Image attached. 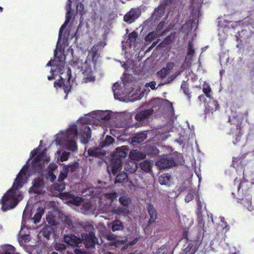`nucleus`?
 I'll list each match as a JSON object with an SVG mask.
<instances>
[{
    "instance_id": "obj_1",
    "label": "nucleus",
    "mask_w": 254,
    "mask_h": 254,
    "mask_svg": "<svg viewBox=\"0 0 254 254\" xmlns=\"http://www.w3.org/2000/svg\"><path fill=\"white\" fill-rule=\"evenodd\" d=\"M111 116L108 111H95L90 113L80 118L75 124L70 125L65 131H60L57 134L55 142L57 145L64 146L71 151H75L77 149L76 140L78 134L83 144H86L91 138V129L87 124L100 125L109 120Z\"/></svg>"
},
{
    "instance_id": "obj_2",
    "label": "nucleus",
    "mask_w": 254,
    "mask_h": 254,
    "mask_svg": "<svg viewBox=\"0 0 254 254\" xmlns=\"http://www.w3.org/2000/svg\"><path fill=\"white\" fill-rule=\"evenodd\" d=\"M35 157L32 161L31 169L33 171L41 173L42 171L43 165L50 161V157L46 153L45 150L39 151V146L32 151L30 159L27 161L26 164L23 166L15 179L12 187L0 199V203L2 204L1 209L3 211L12 209L17 204L19 201L23 199V194L20 191L29 177L31 176V172L29 170L28 163L30 159Z\"/></svg>"
},
{
    "instance_id": "obj_3",
    "label": "nucleus",
    "mask_w": 254,
    "mask_h": 254,
    "mask_svg": "<svg viewBox=\"0 0 254 254\" xmlns=\"http://www.w3.org/2000/svg\"><path fill=\"white\" fill-rule=\"evenodd\" d=\"M55 58L54 60H50L47 64V66H51V73L52 75L48 76V79L50 80L54 78V75L61 74L63 75L64 71H66V77L68 79L65 82L63 77L60 76L61 80L56 81L54 86L56 88H62L65 93H68L71 89L70 80L73 81L72 78L71 72L69 68H65L64 66L65 57L64 54V51L62 49L55 50L54 52Z\"/></svg>"
},
{
    "instance_id": "obj_4",
    "label": "nucleus",
    "mask_w": 254,
    "mask_h": 254,
    "mask_svg": "<svg viewBox=\"0 0 254 254\" xmlns=\"http://www.w3.org/2000/svg\"><path fill=\"white\" fill-rule=\"evenodd\" d=\"M103 191L100 188H89L85 192H87L86 194L89 193V195L92 197L100 196V207L103 212H112L123 215H126L128 213V207L123 206L116 208L113 206V204L117 201L116 192L102 194Z\"/></svg>"
},
{
    "instance_id": "obj_5",
    "label": "nucleus",
    "mask_w": 254,
    "mask_h": 254,
    "mask_svg": "<svg viewBox=\"0 0 254 254\" xmlns=\"http://www.w3.org/2000/svg\"><path fill=\"white\" fill-rule=\"evenodd\" d=\"M95 53L93 52L91 55H89L87 57L88 59L83 62L82 60L78 58H73L71 62L72 67L79 72H81L83 75V81L84 82L93 81L95 80L94 71L95 64L93 60H89L90 57L94 58Z\"/></svg>"
},
{
    "instance_id": "obj_6",
    "label": "nucleus",
    "mask_w": 254,
    "mask_h": 254,
    "mask_svg": "<svg viewBox=\"0 0 254 254\" xmlns=\"http://www.w3.org/2000/svg\"><path fill=\"white\" fill-rule=\"evenodd\" d=\"M81 237L82 239H80L74 235H66L64 237V241L65 243L71 246H78L82 241H84L86 248H93L97 243V238L92 233H89V235L83 233Z\"/></svg>"
},
{
    "instance_id": "obj_7",
    "label": "nucleus",
    "mask_w": 254,
    "mask_h": 254,
    "mask_svg": "<svg viewBox=\"0 0 254 254\" xmlns=\"http://www.w3.org/2000/svg\"><path fill=\"white\" fill-rule=\"evenodd\" d=\"M127 146H122L117 147L116 149L113 158L111 159L110 164L108 166L109 173L112 172L114 175H115L121 167V159L125 158L127 156L128 151Z\"/></svg>"
},
{
    "instance_id": "obj_8",
    "label": "nucleus",
    "mask_w": 254,
    "mask_h": 254,
    "mask_svg": "<svg viewBox=\"0 0 254 254\" xmlns=\"http://www.w3.org/2000/svg\"><path fill=\"white\" fill-rule=\"evenodd\" d=\"M124 85L125 88H127V102H134L140 100L143 96V92L141 91L140 87L135 85L131 81H124Z\"/></svg>"
},
{
    "instance_id": "obj_9",
    "label": "nucleus",
    "mask_w": 254,
    "mask_h": 254,
    "mask_svg": "<svg viewBox=\"0 0 254 254\" xmlns=\"http://www.w3.org/2000/svg\"><path fill=\"white\" fill-rule=\"evenodd\" d=\"M241 21L233 22L230 21L225 19H220L218 22V35L219 37V40L221 43L223 42L227 39L226 32H228L229 29L231 27L234 28V26L237 25L238 23L240 24Z\"/></svg>"
},
{
    "instance_id": "obj_10",
    "label": "nucleus",
    "mask_w": 254,
    "mask_h": 254,
    "mask_svg": "<svg viewBox=\"0 0 254 254\" xmlns=\"http://www.w3.org/2000/svg\"><path fill=\"white\" fill-rule=\"evenodd\" d=\"M179 71L176 68H174V64L169 63L167 64L165 68H162L157 72L158 76L161 78H165L168 77L167 80L165 83H169L173 80L175 77L180 74Z\"/></svg>"
},
{
    "instance_id": "obj_11",
    "label": "nucleus",
    "mask_w": 254,
    "mask_h": 254,
    "mask_svg": "<svg viewBox=\"0 0 254 254\" xmlns=\"http://www.w3.org/2000/svg\"><path fill=\"white\" fill-rule=\"evenodd\" d=\"M123 83H119L116 82L113 85V91L115 99L119 100L121 101L127 102V89L125 88L124 85V81Z\"/></svg>"
},
{
    "instance_id": "obj_12",
    "label": "nucleus",
    "mask_w": 254,
    "mask_h": 254,
    "mask_svg": "<svg viewBox=\"0 0 254 254\" xmlns=\"http://www.w3.org/2000/svg\"><path fill=\"white\" fill-rule=\"evenodd\" d=\"M244 115L247 116V115L246 113L243 114L241 113L235 112L232 116L230 117L229 122L232 126L233 132H236V133H241V124Z\"/></svg>"
},
{
    "instance_id": "obj_13",
    "label": "nucleus",
    "mask_w": 254,
    "mask_h": 254,
    "mask_svg": "<svg viewBox=\"0 0 254 254\" xmlns=\"http://www.w3.org/2000/svg\"><path fill=\"white\" fill-rule=\"evenodd\" d=\"M220 219L221 221V224H219V225L216 228V231L218 232V234L217 235V237L216 239L212 240L210 244L212 249H213V248H212L213 245H218L219 244L220 240V234H221L222 236V233H225L229 229V227L225 222L224 218L223 217H220Z\"/></svg>"
},
{
    "instance_id": "obj_14",
    "label": "nucleus",
    "mask_w": 254,
    "mask_h": 254,
    "mask_svg": "<svg viewBox=\"0 0 254 254\" xmlns=\"http://www.w3.org/2000/svg\"><path fill=\"white\" fill-rule=\"evenodd\" d=\"M150 106L152 108L149 110L153 111V112L156 111L161 108L162 106H166L168 108V110L172 111L173 109L172 103L168 100H163L159 98H155L150 102Z\"/></svg>"
},
{
    "instance_id": "obj_15",
    "label": "nucleus",
    "mask_w": 254,
    "mask_h": 254,
    "mask_svg": "<svg viewBox=\"0 0 254 254\" xmlns=\"http://www.w3.org/2000/svg\"><path fill=\"white\" fill-rule=\"evenodd\" d=\"M107 238L108 240H110L111 242L110 243V245L114 246L115 247L119 246L120 245L126 244L127 245H133L135 244L137 239H135L131 242H128L127 239L125 240H121L119 237L115 236L114 235L110 233L107 235Z\"/></svg>"
},
{
    "instance_id": "obj_16",
    "label": "nucleus",
    "mask_w": 254,
    "mask_h": 254,
    "mask_svg": "<svg viewBox=\"0 0 254 254\" xmlns=\"http://www.w3.org/2000/svg\"><path fill=\"white\" fill-rule=\"evenodd\" d=\"M78 166L79 163L77 162H74L68 165L64 166L58 177V181L62 182L66 178L68 173H72L75 171Z\"/></svg>"
},
{
    "instance_id": "obj_17",
    "label": "nucleus",
    "mask_w": 254,
    "mask_h": 254,
    "mask_svg": "<svg viewBox=\"0 0 254 254\" xmlns=\"http://www.w3.org/2000/svg\"><path fill=\"white\" fill-rule=\"evenodd\" d=\"M192 19L193 20L191 22V23L189 22H187L185 24H184L181 28V30L184 32L186 33L187 35L189 34V33L191 30L192 27L196 26L197 24L198 20L197 18L199 17V11L198 9L196 10H193L192 12Z\"/></svg>"
},
{
    "instance_id": "obj_18",
    "label": "nucleus",
    "mask_w": 254,
    "mask_h": 254,
    "mask_svg": "<svg viewBox=\"0 0 254 254\" xmlns=\"http://www.w3.org/2000/svg\"><path fill=\"white\" fill-rule=\"evenodd\" d=\"M71 1L70 0H67V3L66 5V9L67 10L66 15H65V20L64 23V24L61 26L59 34V39L57 42V45H58L60 42L61 39H62V33L63 30L65 29L66 26L68 25L69 20L72 17L71 13Z\"/></svg>"
},
{
    "instance_id": "obj_19",
    "label": "nucleus",
    "mask_w": 254,
    "mask_h": 254,
    "mask_svg": "<svg viewBox=\"0 0 254 254\" xmlns=\"http://www.w3.org/2000/svg\"><path fill=\"white\" fill-rule=\"evenodd\" d=\"M61 197L63 199L67 200V203L73 204L76 206L80 205L82 202V199L78 196H74L70 192H65L61 194Z\"/></svg>"
},
{
    "instance_id": "obj_20",
    "label": "nucleus",
    "mask_w": 254,
    "mask_h": 254,
    "mask_svg": "<svg viewBox=\"0 0 254 254\" xmlns=\"http://www.w3.org/2000/svg\"><path fill=\"white\" fill-rule=\"evenodd\" d=\"M140 14L138 8H131L124 16V20L129 23H131L137 19Z\"/></svg>"
},
{
    "instance_id": "obj_21",
    "label": "nucleus",
    "mask_w": 254,
    "mask_h": 254,
    "mask_svg": "<svg viewBox=\"0 0 254 254\" xmlns=\"http://www.w3.org/2000/svg\"><path fill=\"white\" fill-rule=\"evenodd\" d=\"M155 164L160 169H165L173 166L175 164V162L173 160L164 156L157 160Z\"/></svg>"
},
{
    "instance_id": "obj_22",
    "label": "nucleus",
    "mask_w": 254,
    "mask_h": 254,
    "mask_svg": "<svg viewBox=\"0 0 254 254\" xmlns=\"http://www.w3.org/2000/svg\"><path fill=\"white\" fill-rule=\"evenodd\" d=\"M61 214L58 211H50L46 216L48 223L52 225H56L60 221Z\"/></svg>"
},
{
    "instance_id": "obj_23",
    "label": "nucleus",
    "mask_w": 254,
    "mask_h": 254,
    "mask_svg": "<svg viewBox=\"0 0 254 254\" xmlns=\"http://www.w3.org/2000/svg\"><path fill=\"white\" fill-rule=\"evenodd\" d=\"M44 187L43 180L41 178H36L33 182V186L30 189V192H33L35 193H40Z\"/></svg>"
},
{
    "instance_id": "obj_24",
    "label": "nucleus",
    "mask_w": 254,
    "mask_h": 254,
    "mask_svg": "<svg viewBox=\"0 0 254 254\" xmlns=\"http://www.w3.org/2000/svg\"><path fill=\"white\" fill-rule=\"evenodd\" d=\"M198 242H193L184 245L185 248L180 254H195L198 249Z\"/></svg>"
},
{
    "instance_id": "obj_25",
    "label": "nucleus",
    "mask_w": 254,
    "mask_h": 254,
    "mask_svg": "<svg viewBox=\"0 0 254 254\" xmlns=\"http://www.w3.org/2000/svg\"><path fill=\"white\" fill-rule=\"evenodd\" d=\"M194 48L191 42L188 43L187 48V54L185 58V64L187 67L190 66L192 61V58L194 55Z\"/></svg>"
},
{
    "instance_id": "obj_26",
    "label": "nucleus",
    "mask_w": 254,
    "mask_h": 254,
    "mask_svg": "<svg viewBox=\"0 0 254 254\" xmlns=\"http://www.w3.org/2000/svg\"><path fill=\"white\" fill-rule=\"evenodd\" d=\"M205 113H211L216 111L219 107V105L217 103L216 100L213 98L209 99L207 103L205 105Z\"/></svg>"
},
{
    "instance_id": "obj_27",
    "label": "nucleus",
    "mask_w": 254,
    "mask_h": 254,
    "mask_svg": "<svg viewBox=\"0 0 254 254\" xmlns=\"http://www.w3.org/2000/svg\"><path fill=\"white\" fill-rule=\"evenodd\" d=\"M176 0H164L163 3H162L157 9L155 10L154 15L160 17L162 13L164 12L166 7L174 3Z\"/></svg>"
},
{
    "instance_id": "obj_28",
    "label": "nucleus",
    "mask_w": 254,
    "mask_h": 254,
    "mask_svg": "<svg viewBox=\"0 0 254 254\" xmlns=\"http://www.w3.org/2000/svg\"><path fill=\"white\" fill-rule=\"evenodd\" d=\"M241 200V203L249 211H252L254 208L252 205V196L249 194H247L242 198H238Z\"/></svg>"
},
{
    "instance_id": "obj_29",
    "label": "nucleus",
    "mask_w": 254,
    "mask_h": 254,
    "mask_svg": "<svg viewBox=\"0 0 254 254\" xmlns=\"http://www.w3.org/2000/svg\"><path fill=\"white\" fill-rule=\"evenodd\" d=\"M146 155L137 149H134L130 151L129 157L131 160L139 161L144 159Z\"/></svg>"
},
{
    "instance_id": "obj_30",
    "label": "nucleus",
    "mask_w": 254,
    "mask_h": 254,
    "mask_svg": "<svg viewBox=\"0 0 254 254\" xmlns=\"http://www.w3.org/2000/svg\"><path fill=\"white\" fill-rule=\"evenodd\" d=\"M152 113V110L147 109L137 113L135 118L137 121H142L147 119Z\"/></svg>"
},
{
    "instance_id": "obj_31",
    "label": "nucleus",
    "mask_w": 254,
    "mask_h": 254,
    "mask_svg": "<svg viewBox=\"0 0 254 254\" xmlns=\"http://www.w3.org/2000/svg\"><path fill=\"white\" fill-rule=\"evenodd\" d=\"M148 213L150 216L149 223L154 222L157 218V212L152 204H149L147 207Z\"/></svg>"
},
{
    "instance_id": "obj_32",
    "label": "nucleus",
    "mask_w": 254,
    "mask_h": 254,
    "mask_svg": "<svg viewBox=\"0 0 254 254\" xmlns=\"http://www.w3.org/2000/svg\"><path fill=\"white\" fill-rule=\"evenodd\" d=\"M58 167L55 164H51L49 166V173L47 178L51 182H54L56 179V175L54 174V171L57 170Z\"/></svg>"
},
{
    "instance_id": "obj_33",
    "label": "nucleus",
    "mask_w": 254,
    "mask_h": 254,
    "mask_svg": "<svg viewBox=\"0 0 254 254\" xmlns=\"http://www.w3.org/2000/svg\"><path fill=\"white\" fill-rule=\"evenodd\" d=\"M137 168V164L132 161H130L126 163L124 166V169L126 171L129 173H133L136 171Z\"/></svg>"
},
{
    "instance_id": "obj_34",
    "label": "nucleus",
    "mask_w": 254,
    "mask_h": 254,
    "mask_svg": "<svg viewBox=\"0 0 254 254\" xmlns=\"http://www.w3.org/2000/svg\"><path fill=\"white\" fill-rule=\"evenodd\" d=\"M147 137V133L145 131L136 133L132 137V142L140 143L143 141Z\"/></svg>"
},
{
    "instance_id": "obj_35",
    "label": "nucleus",
    "mask_w": 254,
    "mask_h": 254,
    "mask_svg": "<svg viewBox=\"0 0 254 254\" xmlns=\"http://www.w3.org/2000/svg\"><path fill=\"white\" fill-rule=\"evenodd\" d=\"M111 224V229L113 231L122 230L124 227L123 223L119 220L113 221Z\"/></svg>"
},
{
    "instance_id": "obj_36",
    "label": "nucleus",
    "mask_w": 254,
    "mask_h": 254,
    "mask_svg": "<svg viewBox=\"0 0 254 254\" xmlns=\"http://www.w3.org/2000/svg\"><path fill=\"white\" fill-rule=\"evenodd\" d=\"M171 176L164 174L159 177V182L161 185L169 186L170 183Z\"/></svg>"
},
{
    "instance_id": "obj_37",
    "label": "nucleus",
    "mask_w": 254,
    "mask_h": 254,
    "mask_svg": "<svg viewBox=\"0 0 254 254\" xmlns=\"http://www.w3.org/2000/svg\"><path fill=\"white\" fill-rule=\"evenodd\" d=\"M153 254H171V250L167 245H163L157 249Z\"/></svg>"
},
{
    "instance_id": "obj_38",
    "label": "nucleus",
    "mask_w": 254,
    "mask_h": 254,
    "mask_svg": "<svg viewBox=\"0 0 254 254\" xmlns=\"http://www.w3.org/2000/svg\"><path fill=\"white\" fill-rule=\"evenodd\" d=\"M152 164L153 163L151 162L145 160L140 163V166L142 170L145 172H149L151 170Z\"/></svg>"
},
{
    "instance_id": "obj_39",
    "label": "nucleus",
    "mask_w": 254,
    "mask_h": 254,
    "mask_svg": "<svg viewBox=\"0 0 254 254\" xmlns=\"http://www.w3.org/2000/svg\"><path fill=\"white\" fill-rule=\"evenodd\" d=\"M94 208H92V206L89 201H86L84 202L82 205L81 211L82 213H86L88 211H93Z\"/></svg>"
},
{
    "instance_id": "obj_40",
    "label": "nucleus",
    "mask_w": 254,
    "mask_h": 254,
    "mask_svg": "<svg viewBox=\"0 0 254 254\" xmlns=\"http://www.w3.org/2000/svg\"><path fill=\"white\" fill-rule=\"evenodd\" d=\"M43 211L44 209L43 208H39L38 212L35 214L34 217L32 218V220H33V222L35 224H37L39 222L42 217Z\"/></svg>"
},
{
    "instance_id": "obj_41",
    "label": "nucleus",
    "mask_w": 254,
    "mask_h": 254,
    "mask_svg": "<svg viewBox=\"0 0 254 254\" xmlns=\"http://www.w3.org/2000/svg\"><path fill=\"white\" fill-rule=\"evenodd\" d=\"M196 191L195 189H191L189 192L187 194L185 197V201L186 202H189L192 200L194 195H196Z\"/></svg>"
},
{
    "instance_id": "obj_42",
    "label": "nucleus",
    "mask_w": 254,
    "mask_h": 254,
    "mask_svg": "<svg viewBox=\"0 0 254 254\" xmlns=\"http://www.w3.org/2000/svg\"><path fill=\"white\" fill-rule=\"evenodd\" d=\"M137 37V34L135 32H132L130 33L128 35V38L126 43H129V45L131 46L132 43H134Z\"/></svg>"
},
{
    "instance_id": "obj_43",
    "label": "nucleus",
    "mask_w": 254,
    "mask_h": 254,
    "mask_svg": "<svg viewBox=\"0 0 254 254\" xmlns=\"http://www.w3.org/2000/svg\"><path fill=\"white\" fill-rule=\"evenodd\" d=\"M158 35V33L155 31H153L149 33L145 37L146 42H150L152 41Z\"/></svg>"
},
{
    "instance_id": "obj_44",
    "label": "nucleus",
    "mask_w": 254,
    "mask_h": 254,
    "mask_svg": "<svg viewBox=\"0 0 254 254\" xmlns=\"http://www.w3.org/2000/svg\"><path fill=\"white\" fill-rule=\"evenodd\" d=\"M127 178V175L125 172H122L117 176L115 183H121L124 182Z\"/></svg>"
},
{
    "instance_id": "obj_45",
    "label": "nucleus",
    "mask_w": 254,
    "mask_h": 254,
    "mask_svg": "<svg viewBox=\"0 0 254 254\" xmlns=\"http://www.w3.org/2000/svg\"><path fill=\"white\" fill-rule=\"evenodd\" d=\"M57 153L59 154V155L60 156V160L61 162L67 160L70 154L69 152L66 151H64L62 154H61L60 151H58Z\"/></svg>"
},
{
    "instance_id": "obj_46",
    "label": "nucleus",
    "mask_w": 254,
    "mask_h": 254,
    "mask_svg": "<svg viewBox=\"0 0 254 254\" xmlns=\"http://www.w3.org/2000/svg\"><path fill=\"white\" fill-rule=\"evenodd\" d=\"M203 92L207 97H208L209 99L211 98L212 91L209 85L207 84L203 85Z\"/></svg>"
},
{
    "instance_id": "obj_47",
    "label": "nucleus",
    "mask_w": 254,
    "mask_h": 254,
    "mask_svg": "<svg viewBox=\"0 0 254 254\" xmlns=\"http://www.w3.org/2000/svg\"><path fill=\"white\" fill-rule=\"evenodd\" d=\"M181 89L183 90L184 93L188 96L189 99L190 100L191 98L190 94L189 92L188 85L186 84L185 81H184L182 83Z\"/></svg>"
},
{
    "instance_id": "obj_48",
    "label": "nucleus",
    "mask_w": 254,
    "mask_h": 254,
    "mask_svg": "<svg viewBox=\"0 0 254 254\" xmlns=\"http://www.w3.org/2000/svg\"><path fill=\"white\" fill-rule=\"evenodd\" d=\"M119 201L120 203L123 205V206L127 207V205L130 203V200L126 196H123L119 198Z\"/></svg>"
},
{
    "instance_id": "obj_49",
    "label": "nucleus",
    "mask_w": 254,
    "mask_h": 254,
    "mask_svg": "<svg viewBox=\"0 0 254 254\" xmlns=\"http://www.w3.org/2000/svg\"><path fill=\"white\" fill-rule=\"evenodd\" d=\"M31 216V214L30 213V210H29L28 206H26L25 207L23 214V220L22 222V224L23 223L24 221H25L26 219H29V217Z\"/></svg>"
},
{
    "instance_id": "obj_50",
    "label": "nucleus",
    "mask_w": 254,
    "mask_h": 254,
    "mask_svg": "<svg viewBox=\"0 0 254 254\" xmlns=\"http://www.w3.org/2000/svg\"><path fill=\"white\" fill-rule=\"evenodd\" d=\"M15 252V248L11 245H6L5 247L3 254H13Z\"/></svg>"
},
{
    "instance_id": "obj_51",
    "label": "nucleus",
    "mask_w": 254,
    "mask_h": 254,
    "mask_svg": "<svg viewBox=\"0 0 254 254\" xmlns=\"http://www.w3.org/2000/svg\"><path fill=\"white\" fill-rule=\"evenodd\" d=\"M30 240V236L28 235H24L20 237L19 239V243L20 245H23L29 242Z\"/></svg>"
},
{
    "instance_id": "obj_52",
    "label": "nucleus",
    "mask_w": 254,
    "mask_h": 254,
    "mask_svg": "<svg viewBox=\"0 0 254 254\" xmlns=\"http://www.w3.org/2000/svg\"><path fill=\"white\" fill-rule=\"evenodd\" d=\"M60 219L68 226H70L71 225V220L66 215H61Z\"/></svg>"
},
{
    "instance_id": "obj_53",
    "label": "nucleus",
    "mask_w": 254,
    "mask_h": 254,
    "mask_svg": "<svg viewBox=\"0 0 254 254\" xmlns=\"http://www.w3.org/2000/svg\"><path fill=\"white\" fill-rule=\"evenodd\" d=\"M55 249L58 251L63 252L66 249L65 246L63 244L56 243L55 245Z\"/></svg>"
},
{
    "instance_id": "obj_54",
    "label": "nucleus",
    "mask_w": 254,
    "mask_h": 254,
    "mask_svg": "<svg viewBox=\"0 0 254 254\" xmlns=\"http://www.w3.org/2000/svg\"><path fill=\"white\" fill-rule=\"evenodd\" d=\"M42 235L47 238H49L51 234V230L49 228H45L41 231Z\"/></svg>"
},
{
    "instance_id": "obj_55",
    "label": "nucleus",
    "mask_w": 254,
    "mask_h": 254,
    "mask_svg": "<svg viewBox=\"0 0 254 254\" xmlns=\"http://www.w3.org/2000/svg\"><path fill=\"white\" fill-rule=\"evenodd\" d=\"M114 140V138L111 136H107L104 140V144L108 146L112 144Z\"/></svg>"
},
{
    "instance_id": "obj_56",
    "label": "nucleus",
    "mask_w": 254,
    "mask_h": 254,
    "mask_svg": "<svg viewBox=\"0 0 254 254\" xmlns=\"http://www.w3.org/2000/svg\"><path fill=\"white\" fill-rule=\"evenodd\" d=\"M164 26V22H161L158 25L157 28V33H158V35L160 36L161 35H163L164 33L161 31L162 29H163Z\"/></svg>"
},
{
    "instance_id": "obj_57",
    "label": "nucleus",
    "mask_w": 254,
    "mask_h": 254,
    "mask_svg": "<svg viewBox=\"0 0 254 254\" xmlns=\"http://www.w3.org/2000/svg\"><path fill=\"white\" fill-rule=\"evenodd\" d=\"M64 188V185L63 183L55 185V189L59 191L63 190Z\"/></svg>"
},
{
    "instance_id": "obj_58",
    "label": "nucleus",
    "mask_w": 254,
    "mask_h": 254,
    "mask_svg": "<svg viewBox=\"0 0 254 254\" xmlns=\"http://www.w3.org/2000/svg\"><path fill=\"white\" fill-rule=\"evenodd\" d=\"M196 201H197V209L198 212H200L202 207V202H201L199 196L196 197Z\"/></svg>"
},
{
    "instance_id": "obj_59",
    "label": "nucleus",
    "mask_w": 254,
    "mask_h": 254,
    "mask_svg": "<svg viewBox=\"0 0 254 254\" xmlns=\"http://www.w3.org/2000/svg\"><path fill=\"white\" fill-rule=\"evenodd\" d=\"M156 82L152 81L149 83H147L145 84L146 87H149L151 89H155L156 88Z\"/></svg>"
},
{
    "instance_id": "obj_60",
    "label": "nucleus",
    "mask_w": 254,
    "mask_h": 254,
    "mask_svg": "<svg viewBox=\"0 0 254 254\" xmlns=\"http://www.w3.org/2000/svg\"><path fill=\"white\" fill-rule=\"evenodd\" d=\"M88 154L90 156H96L97 155V150L90 149L88 150Z\"/></svg>"
},
{
    "instance_id": "obj_61",
    "label": "nucleus",
    "mask_w": 254,
    "mask_h": 254,
    "mask_svg": "<svg viewBox=\"0 0 254 254\" xmlns=\"http://www.w3.org/2000/svg\"><path fill=\"white\" fill-rule=\"evenodd\" d=\"M84 9V6L81 3H78L76 5V10L77 12H81Z\"/></svg>"
},
{
    "instance_id": "obj_62",
    "label": "nucleus",
    "mask_w": 254,
    "mask_h": 254,
    "mask_svg": "<svg viewBox=\"0 0 254 254\" xmlns=\"http://www.w3.org/2000/svg\"><path fill=\"white\" fill-rule=\"evenodd\" d=\"M199 219V224H198L199 227L203 228L204 225V222H203L202 220L200 219V218Z\"/></svg>"
},
{
    "instance_id": "obj_63",
    "label": "nucleus",
    "mask_w": 254,
    "mask_h": 254,
    "mask_svg": "<svg viewBox=\"0 0 254 254\" xmlns=\"http://www.w3.org/2000/svg\"><path fill=\"white\" fill-rule=\"evenodd\" d=\"M75 253L76 254H85V253L81 251L80 250H78V249H76L75 250Z\"/></svg>"
},
{
    "instance_id": "obj_64",
    "label": "nucleus",
    "mask_w": 254,
    "mask_h": 254,
    "mask_svg": "<svg viewBox=\"0 0 254 254\" xmlns=\"http://www.w3.org/2000/svg\"><path fill=\"white\" fill-rule=\"evenodd\" d=\"M240 135H238L236 138V139L235 141H233V143L235 144L239 140H240Z\"/></svg>"
}]
</instances>
